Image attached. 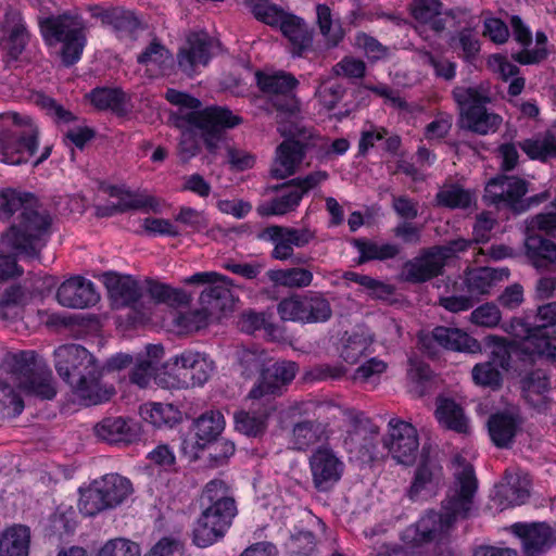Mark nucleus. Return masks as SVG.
<instances>
[{"instance_id":"nucleus-29","label":"nucleus","mask_w":556,"mask_h":556,"mask_svg":"<svg viewBox=\"0 0 556 556\" xmlns=\"http://www.w3.org/2000/svg\"><path fill=\"white\" fill-rule=\"evenodd\" d=\"M271 189L280 194L257 206L256 211L262 217L285 215L289 212H293L303 198L296 185L291 180L274 186Z\"/></svg>"},{"instance_id":"nucleus-1","label":"nucleus","mask_w":556,"mask_h":556,"mask_svg":"<svg viewBox=\"0 0 556 556\" xmlns=\"http://www.w3.org/2000/svg\"><path fill=\"white\" fill-rule=\"evenodd\" d=\"M165 99L178 106L173 114L175 125L181 129L178 156L182 163L189 162L201 150V139L211 153H216L223 132L241 124L242 118L222 106L201 110L199 99L176 89H167Z\"/></svg>"},{"instance_id":"nucleus-13","label":"nucleus","mask_w":556,"mask_h":556,"mask_svg":"<svg viewBox=\"0 0 556 556\" xmlns=\"http://www.w3.org/2000/svg\"><path fill=\"white\" fill-rule=\"evenodd\" d=\"M185 285H207L200 294V305L203 307L202 320L206 315L218 319L224 312L231 308L232 293L230 279L215 271L195 273L182 281Z\"/></svg>"},{"instance_id":"nucleus-9","label":"nucleus","mask_w":556,"mask_h":556,"mask_svg":"<svg viewBox=\"0 0 556 556\" xmlns=\"http://www.w3.org/2000/svg\"><path fill=\"white\" fill-rule=\"evenodd\" d=\"M279 134L286 139L277 147L276 157L270 174L274 178L285 179L295 174L303 162L306 151L317 147L321 138L314 135L313 130L302 121H291L278 125Z\"/></svg>"},{"instance_id":"nucleus-47","label":"nucleus","mask_w":556,"mask_h":556,"mask_svg":"<svg viewBox=\"0 0 556 556\" xmlns=\"http://www.w3.org/2000/svg\"><path fill=\"white\" fill-rule=\"evenodd\" d=\"M225 428L224 419H192L189 427L195 444L203 448L207 444L215 443Z\"/></svg>"},{"instance_id":"nucleus-27","label":"nucleus","mask_w":556,"mask_h":556,"mask_svg":"<svg viewBox=\"0 0 556 556\" xmlns=\"http://www.w3.org/2000/svg\"><path fill=\"white\" fill-rule=\"evenodd\" d=\"M525 254L538 270H556V244L538 233L528 232L525 239Z\"/></svg>"},{"instance_id":"nucleus-42","label":"nucleus","mask_w":556,"mask_h":556,"mask_svg":"<svg viewBox=\"0 0 556 556\" xmlns=\"http://www.w3.org/2000/svg\"><path fill=\"white\" fill-rule=\"evenodd\" d=\"M529 497V482L526 478L510 477L507 483L498 486L495 498L502 508L523 504Z\"/></svg>"},{"instance_id":"nucleus-38","label":"nucleus","mask_w":556,"mask_h":556,"mask_svg":"<svg viewBox=\"0 0 556 556\" xmlns=\"http://www.w3.org/2000/svg\"><path fill=\"white\" fill-rule=\"evenodd\" d=\"M442 478V466L433 457L425 456L418 466L409 495L415 498L422 490L437 485Z\"/></svg>"},{"instance_id":"nucleus-12","label":"nucleus","mask_w":556,"mask_h":556,"mask_svg":"<svg viewBox=\"0 0 556 556\" xmlns=\"http://www.w3.org/2000/svg\"><path fill=\"white\" fill-rule=\"evenodd\" d=\"M40 29L49 45L62 42L61 56L64 65L75 64L83 53L86 36L83 20L77 15L61 14L40 21Z\"/></svg>"},{"instance_id":"nucleus-19","label":"nucleus","mask_w":556,"mask_h":556,"mask_svg":"<svg viewBox=\"0 0 556 556\" xmlns=\"http://www.w3.org/2000/svg\"><path fill=\"white\" fill-rule=\"evenodd\" d=\"M438 252L434 247L422 249L417 256L403 264L399 279L420 285L442 275L445 265Z\"/></svg>"},{"instance_id":"nucleus-53","label":"nucleus","mask_w":556,"mask_h":556,"mask_svg":"<svg viewBox=\"0 0 556 556\" xmlns=\"http://www.w3.org/2000/svg\"><path fill=\"white\" fill-rule=\"evenodd\" d=\"M294 413L299 415H314V416H323V415H331L337 417L339 415H348V417H359L358 414L353 410H348L342 408L340 405L334 404L331 401H307L298 404L294 407Z\"/></svg>"},{"instance_id":"nucleus-45","label":"nucleus","mask_w":556,"mask_h":556,"mask_svg":"<svg viewBox=\"0 0 556 556\" xmlns=\"http://www.w3.org/2000/svg\"><path fill=\"white\" fill-rule=\"evenodd\" d=\"M101 190L109 197L117 199L116 205L121 213L150 207L154 202L151 197L134 193L116 186H102Z\"/></svg>"},{"instance_id":"nucleus-32","label":"nucleus","mask_w":556,"mask_h":556,"mask_svg":"<svg viewBox=\"0 0 556 556\" xmlns=\"http://www.w3.org/2000/svg\"><path fill=\"white\" fill-rule=\"evenodd\" d=\"M174 365H180L184 376L189 377L192 386H203L214 370V364L205 354L194 351H184L173 358Z\"/></svg>"},{"instance_id":"nucleus-36","label":"nucleus","mask_w":556,"mask_h":556,"mask_svg":"<svg viewBox=\"0 0 556 556\" xmlns=\"http://www.w3.org/2000/svg\"><path fill=\"white\" fill-rule=\"evenodd\" d=\"M518 147L531 160L546 162L549 159H556V135L552 131L525 139L518 142Z\"/></svg>"},{"instance_id":"nucleus-8","label":"nucleus","mask_w":556,"mask_h":556,"mask_svg":"<svg viewBox=\"0 0 556 556\" xmlns=\"http://www.w3.org/2000/svg\"><path fill=\"white\" fill-rule=\"evenodd\" d=\"M452 97L459 110L462 128L481 136L493 134L500 128L503 118L486 109L492 100L486 87L456 86Z\"/></svg>"},{"instance_id":"nucleus-28","label":"nucleus","mask_w":556,"mask_h":556,"mask_svg":"<svg viewBox=\"0 0 556 556\" xmlns=\"http://www.w3.org/2000/svg\"><path fill=\"white\" fill-rule=\"evenodd\" d=\"M101 279L110 296L118 306H132L141 298V288L130 276L104 273Z\"/></svg>"},{"instance_id":"nucleus-18","label":"nucleus","mask_w":556,"mask_h":556,"mask_svg":"<svg viewBox=\"0 0 556 556\" xmlns=\"http://www.w3.org/2000/svg\"><path fill=\"white\" fill-rule=\"evenodd\" d=\"M383 444L397 463L408 465L415 459L418 450L417 430L405 419H390Z\"/></svg>"},{"instance_id":"nucleus-20","label":"nucleus","mask_w":556,"mask_h":556,"mask_svg":"<svg viewBox=\"0 0 556 556\" xmlns=\"http://www.w3.org/2000/svg\"><path fill=\"white\" fill-rule=\"evenodd\" d=\"M409 10L417 22L428 25L437 34L444 31L450 21H455L467 13L458 8L444 10L440 0H413Z\"/></svg>"},{"instance_id":"nucleus-26","label":"nucleus","mask_w":556,"mask_h":556,"mask_svg":"<svg viewBox=\"0 0 556 556\" xmlns=\"http://www.w3.org/2000/svg\"><path fill=\"white\" fill-rule=\"evenodd\" d=\"M330 433L328 424L319 419H299L292 426L290 443L293 450L306 451L317 443L327 441Z\"/></svg>"},{"instance_id":"nucleus-39","label":"nucleus","mask_w":556,"mask_h":556,"mask_svg":"<svg viewBox=\"0 0 556 556\" xmlns=\"http://www.w3.org/2000/svg\"><path fill=\"white\" fill-rule=\"evenodd\" d=\"M29 529L25 526L8 528L0 536V552L8 556H28Z\"/></svg>"},{"instance_id":"nucleus-46","label":"nucleus","mask_w":556,"mask_h":556,"mask_svg":"<svg viewBox=\"0 0 556 556\" xmlns=\"http://www.w3.org/2000/svg\"><path fill=\"white\" fill-rule=\"evenodd\" d=\"M354 245L359 252L358 264H363L368 261L378 260L386 261L394 258L400 254V248L396 244L383 243L378 244L372 241L363 239H355Z\"/></svg>"},{"instance_id":"nucleus-40","label":"nucleus","mask_w":556,"mask_h":556,"mask_svg":"<svg viewBox=\"0 0 556 556\" xmlns=\"http://www.w3.org/2000/svg\"><path fill=\"white\" fill-rule=\"evenodd\" d=\"M522 419H488V431L493 444L498 448H509L521 431Z\"/></svg>"},{"instance_id":"nucleus-3","label":"nucleus","mask_w":556,"mask_h":556,"mask_svg":"<svg viewBox=\"0 0 556 556\" xmlns=\"http://www.w3.org/2000/svg\"><path fill=\"white\" fill-rule=\"evenodd\" d=\"M454 488L443 502V514L429 513L401 533L402 542L409 547H419L435 540L459 517L465 518L471 509L477 491L473 467L460 455L453 458Z\"/></svg>"},{"instance_id":"nucleus-15","label":"nucleus","mask_w":556,"mask_h":556,"mask_svg":"<svg viewBox=\"0 0 556 556\" xmlns=\"http://www.w3.org/2000/svg\"><path fill=\"white\" fill-rule=\"evenodd\" d=\"M527 192V180L516 176L498 175L486 184L483 200L488 205L507 207L520 213L526 211L522 198Z\"/></svg>"},{"instance_id":"nucleus-25","label":"nucleus","mask_w":556,"mask_h":556,"mask_svg":"<svg viewBox=\"0 0 556 556\" xmlns=\"http://www.w3.org/2000/svg\"><path fill=\"white\" fill-rule=\"evenodd\" d=\"M511 531L521 539L527 556H540L552 545L553 532L551 527L544 522H517L511 526Z\"/></svg>"},{"instance_id":"nucleus-17","label":"nucleus","mask_w":556,"mask_h":556,"mask_svg":"<svg viewBox=\"0 0 556 556\" xmlns=\"http://www.w3.org/2000/svg\"><path fill=\"white\" fill-rule=\"evenodd\" d=\"M258 237L275 244L271 251L273 258L286 261L292 257L293 247L303 248L315 239L316 233L308 227L293 228L271 225L263 229Z\"/></svg>"},{"instance_id":"nucleus-43","label":"nucleus","mask_w":556,"mask_h":556,"mask_svg":"<svg viewBox=\"0 0 556 556\" xmlns=\"http://www.w3.org/2000/svg\"><path fill=\"white\" fill-rule=\"evenodd\" d=\"M316 24L329 47H337L343 40L344 30L340 22L333 20L332 11L327 4L316 5Z\"/></svg>"},{"instance_id":"nucleus-48","label":"nucleus","mask_w":556,"mask_h":556,"mask_svg":"<svg viewBox=\"0 0 556 556\" xmlns=\"http://www.w3.org/2000/svg\"><path fill=\"white\" fill-rule=\"evenodd\" d=\"M16 384L0 380V414L7 417L18 416L23 413L25 401Z\"/></svg>"},{"instance_id":"nucleus-64","label":"nucleus","mask_w":556,"mask_h":556,"mask_svg":"<svg viewBox=\"0 0 556 556\" xmlns=\"http://www.w3.org/2000/svg\"><path fill=\"white\" fill-rule=\"evenodd\" d=\"M97 556H140V547L127 539H114L105 543Z\"/></svg>"},{"instance_id":"nucleus-5","label":"nucleus","mask_w":556,"mask_h":556,"mask_svg":"<svg viewBox=\"0 0 556 556\" xmlns=\"http://www.w3.org/2000/svg\"><path fill=\"white\" fill-rule=\"evenodd\" d=\"M204 506L193 528V542L206 547L222 539L237 515V506L229 486L223 480H212L201 495Z\"/></svg>"},{"instance_id":"nucleus-23","label":"nucleus","mask_w":556,"mask_h":556,"mask_svg":"<svg viewBox=\"0 0 556 556\" xmlns=\"http://www.w3.org/2000/svg\"><path fill=\"white\" fill-rule=\"evenodd\" d=\"M213 39L204 31L192 33L187 38V46L181 48L178 55L179 68L191 76L197 66L207 65L212 53Z\"/></svg>"},{"instance_id":"nucleus-49","label":"nucleus","mask_w":556,"mask_h":556,"mask_svg":"<svg viewBox=\"0 0 556 556\" xmlns=\"http://www.w3.org/2000/svg\"><path fill=\"white\" fill-rule=\"evenodd\" d=\"M147 291L156 303L180 306L189 302V296L184 290L172 288L155 280H147Z\"/></svg>"},{"instance_id":"nucleus-24","label":"nucleus","mask_w":556,"mask_h":556,"mask_svg":"<svg viewBox=\"0 0 556 556\" xmlns=\"http://www.w3.org/2000/svg\"><path fill=\"white\" fill-rule=\"evenodd\" d=\"M58 302L70 308H85L98 302L94 285L83 277H73L64 281L56 291Z\"/></svg>"},{"instance_id":"nucleus-34","label":"nucleus","mask_w":556,"mask_h":556,"mask_svg":"<svg viewBox=\"0 0 556 556\" xmlns=\"http://www.w3.org/2000/svg\"><path fill=\"white\" fill-rule=\"evenodd\" d=\"M509 269H495L491 267H481L469 271L465 277V285L469 296L483 295L490 293L497 281L508 278Z\"/></svg>"},{"instance_id":"nucleus-16","label":"nucleus","mask_w":556,"mask_h":556,"mask_svg":"<svg viewBox=\"0 0 556 556\" xmlns=\"http://www.w3.org/2000/svg\"><path fill=\"white\" fill-rule=\"evenodd\" d=\"M312 483L319 492H329L341 480L345 465L327 445L318 446L308 458Z\"/></svg>"},{"instance_id":"nucleus-62","label":"nucleus","mask_w":556,"mask_h":556,"mask_svg":"<svg viewBox=\"0 0 556 556\" xmlns=\"http://www.w3.org/2000/svg\"><path fill=\"white\" fill-rule=\"evenodd\" d=\"M291 556H315L316 542L311 531H299L287 543Z\"/></svg>"},{"instance_id":"nucleus-10","label":"nucleus","mask_w":556,"mask_h":556,"mask_svg":"<svg viewBox=\"0 0 556 556\" xmlns=\"http://www.w3.org/2000/svg\"><path fill=\"white\" fill-rule=\"evenodd\" d=\"M134 493L129 479L118 473H108L79 489L78 509L88 517L115 509Z\"/></svg>"},{"instance_id":"nucleus-57","label":"nucleus","mask_w":556,"mask_h":556,"mask_svg":"<svg viewBox=\"0 0 556 556\" xmlns=\"http://www.w3.org/2000/svg\"><path fill=\"white\" fill-rule=\"evenodd\" d=\"M547 390L548 380L539 374H532L523 381V397L534 407H541L546 404L544 392Z\"/></svg>"},{"instance_id":"nucleus-52","label":"nucleus","mask_w":556,"mask_h":556,"mask_svg":"<svg viewBox=\"0 0 556 556\" xmlns=\"http://www.w3.org/2000/svg\"><path fill=\"white\" fill-rule=\"evenodd\" d=\"M438 205L450 208H467L473 201V194L458 185L444 186L435 195Z\"/></svg>"},{"instance_id":"nucleus-63","label":"nucleus","mask_w":556,"mask_h":556,"mask_svg":"<svg viewBox=\"0 0 556 556\" xmlns=\"http://www.w3.org/2000/svg\"><path fill=\"white\" fill-rule=\"evenodd\" d=\"M147 458L155 467L161 468L166 472L177 471V460L174 450L167 444H159L151 452Z\"/></svg>"},{"instance_id":"nucleus-11","label":"nucleus","mask_w":556,"mask_h":556,"mask_svg":"<svg viewBox=\"0 0 556 556\" xmlns=\"http://www.w3.org/2000/svg\"><path fill=\"white\" fill-rule=\"evenodd\" d=\"M255 78L258 89L276 112L278 125L301 121V104L294 92L299 80L292 74L282 71H257Z\"/></svg>"},{"instance_id":"nucleus-44","label":"nucleus","mask_w":556,"mask_h":556,"mask_svg":"<svg viewBox=\"0 0 556 556\" xmlns=\"http://www.w3.org/2000/svg\"><path fill=\"white\" fill-rule=\"evenodd\" d=\"M266 275L275 286L292 289L306 288L311 286L313 281V273L302 267L270 269Z\"/></svg>"},{"instance_id":"nucleus-51","label":"nucleus","mask_w":556,"mask_h":556,"mask_svg":"<svg viewBox=\"0 0 556 556\" xmlns=\"http://www.w3.org/2000/svg\"><path fill=\"white\" fill-rule=\"evenodd\" d=\"M521 351L531 357H556V346L551 343L548 337L544 333L543 327L534 326L529 338L521 342Z\"/></svg>"},{"instance_id":"nucleus-50","label":"nucleus","mask_w":556,"mask_h":556,"mask_svg":"<svg viewBox=\"0 0 556 556\" xmlns=\"http://www.w3.org/2000/svg\"><path fill=\"white\" fill-rule=\"evenodd\" d=\"M236 356L241 374L248 378L256 372H260L261 376L262 371L266 369L267 355L263 350L242 346L237 350Z\"/></svg>"},{"instance_id":"nucleus-30","label":"nucleus","mask_w":556,"mask_h":556,"mask_svg":"<svg viewBox=\"0 0 556 556\" xmlns=\"http://www.w3.org/2000/svg\"><path fill=\"white\" fill-rule=\"evenodd\" d=\"M377 435L378 428L372 424L371 419H352L345 444L349 446L350 451L358 452L363 457L372 459L376 448L375 439Z\"/></svg>"},{"instance_id":"nucleus-61","label":"nucleus","mask_w":556,"mask_h":556,"mask_svg":"<svg viewBox=\"0 0 556 556\" xmlns=\"http://www.w3.org/2000/svg\"><path fill=\"white\" fill-rule=\"evenodd\" d=\"M307 324L325 323L332 316V308L329 301L317 292L307 294Z\"/></svg>"},{"instance_id":"nucleus-37","label":"nucleus","mask_w":556,"mask_h":556,"mask_svg":"<svg viewBox=\"0 0 556 556\" xmlns=\"http://www.w3.org/2000/svg\"><path fill=\"white\" fill-rule=\"evenodd\" d=\"M89 99L99 110H111L117 115L128 112V96L119 88H94L89 93Z\"/></svg>"},{"instance_id":"nucleus-55","label":"nucleus","mask_w":556,"mask_h":556,"mask_svg":"<svg viewBox=\"0 0 556 556\" xmlns=\"http://www.w3.org/2000/svg\"><path fill=\"white\" fill-rule=\"evenodd\" d=\"M108 25L113 28L118 37L131 36L140 26L138 18L131 11L122 8H112V12L105 15Z\"/></svg>"},{"instance_id":"nucleus-59","label":"nucleus","mask_w":556,"mask_h":556,"mask_svg":"<svg viewBox=\"0 0 556 556\" xmlns=\"http://www.w3.org/2000/svg\"><path fill=\"white\" fill-rule=\"evenodd\" d=\"M354 45L363 51L370 62H377L390 55L389 47L382 45L377 38L366 33L356 34Z\"/></svg>"},{"instance_id":"nucleus-33","label":"nucleus","mask_w":556,"mask_h":556,"mask_svg":"<svg viewBox=\"0 0 556 556\" xmlns=\"http://www.w3.org/2000/svg\"><path fill=\"white\" fill-rule=\"evenodd\" d=\"M102 372L103 368L100 367L96 375L85 378L81 386L80 381L71 386L74 393L84 405L91 406L102 404L110 401L115 395L116 391L113 386H106L100 382Z\"/></svg>"},{"instance_id":"nucleus-22","label":"nucleus","mask_w":556,"mask_h":556,"mask_svg":"<svg viewBox=\"0 0 556 556\" xmlns=\"http://www.w3.org/2000/svg\"><path fill=\"white\" fill-rule=\"evenodd\" d=\"M431 340L435 341L440 346L454 352L477 354L482 351L481 344L476 338L458 328L438 326L432 330L430 337L419 338V343L422 349L428 350Z\"/></svg>"},{"instance_id":"nucleus-31","label":"nucleus","mask_w":556,"mask_h":556,"mask_svg":"<svg viewBox=\"0 0 556 556\" xmlns=\"http://www.w3.org/2000/svg\"><path fill=\"white\" fill-rule=\"evenodd\" d=\"M280 31L288 39L293 56H302L304 53L312 50L314 30L303 18L290 14Z\"/></svg>"},{"instance_id":"nucleus-60","label":"nucleus","mask_w":556,"mask_h":556,"mask_svg":"<svg viewBox=\"0 0 556 556\" xmlns=\"http://www.w3.org/2000/svg\"><path fill=\"white\" fill-rule=\"evenodd\" d=\"M473 382L480 387H488L493 390L502 384V374L492 362L476 364L471 370Z\"/></svg>"},{"instance_id":"nucleus-7","label":"nucleus","mask_w":556,"mask_h":556,"mask_svg":"<svg viewBox=\"0 0 556 556\" xmlns=\"http://www.w3.org/2000/svg\"><path fill=\"white\" fill-rule=\"evenodd\" d=\"M0 161L21 165L30 161L39 147V128L27 115L4 113L0 115Z\"/></svg>"},{"instance_id":"nucleus-41","label":"nucleus","mask_w":556,"mask_h":556,"mask_svg":"<svg viewBox=\"0 0 556 556\" xmlns=\"http://www.w3.org/2000/svg\"><path fill=\"white\" fill-rule=\"evenodd\" d=\"M3 31L8 35L5 49L11 59L16 60L23 52L27 40L28 34L17 14H7L3 25Z\"/></svg>"},{"instance_id":"nucleus-6","label":"nucleus","mask_w":556,"mask_h":556,"mask_svg":"<svg viewBox=\"0 0 556 556\" xmlns=\"http://www.w3.org/2000/svg\"><path fill=\"white\" fill-rule=\"evenodd\" d=\"M0 368L9 376L2 380L16 384L27 395L51 400L56 394L51 370L37 364L36 353L33 351L7 353Z\"/></svg>"},{"instance_id":"nucleus-54","label":"nucleus","mask_w":556,"mask_h":556,"mask_svg":"<svg viewBox=\"0 0 556 556\" xmlns=\"http://www.w3.org/2000/svg\"><path fill=\"white\" fill-rule=\"evenodd\" d=\"M450 45L455 50L459 49L462 56L468 62L476 60L480 52V41L473 28L470 27H465L457 31L451 38Z\"/></svg>"},{"instance_id":"nucleus-35","label":"nucleus","mask_w":556,"mask_h":556,"mask_svg":"<svg viewBox=\"0 0 556 556\" xmlns=\"http://www.w3.org/2000/svg\"><path fill=\"white\" fill-rule=\"evenodd\" d=\"M33 293L21 285L7 288L0 296V318L15 319L31 301Z\"/></svg>"},{"instance_id":"nucleus-2","label":"nucleus","mask_w":556,"mask_h":556,"mask_svg":"<svg viewBox=\"0 0 556 556\" xmlns=\"http://www.w3.org/2000/svg\"><path fill=\"white\" fill-rule=\"evenodd\" d=\"M11 227L1 236L3 251H15L29 257H40L49 237L51 217L29 194L13 189L0 191V219Z\"/></svg>"},{"instance_id":"nucleus-21","label":"nucleus","mask_w":556,"mask_h":556,"mask_svg":"<svg viewBox=\"0 0 556 556\" xmlns=\"http://www.w3.org/2000/svg\"><path fill=\"white\" fill-rule=\"evenodd\" d=\"M96 435L110 444H130L141 439L143 426L139 419H101L93 427Z\"/></svg>"},{"instance_id":"nucleus-14","label":"nucleus","mask_w":556,"mask_h":556,"mask_svg":"<svg viewBox=\"0 0 556 556\" xmlns=\"http://www.w3.org/2000/svg\"><path fill=\"white\" fill-rule=\"evenodd\" d=\"M54 366L70 386L93 376L101 367L94 356L79 344H64L54 351Z\"/></svg>"},{"instance_id":"nucleus-4","label":"nucleus","mask_w":556,"mask_h":556,"mask_svg":"<svg viewBox=\"0 0 556 556\" xmlns=\"http://www.w3.org/2000/svg\"><path fill=\"white\" fill-rule=\"evenodd\" d=\"M298 365L291 361H278L262 371L257 381L244 399V409L230 412L218 408L204 413L200 417H271L283 413L277 397L281 396L287 386L295 378Z\"/></svg>"},{"instance_id":"nucleus-56","label":"nucleus","mask_w":556,"mask_h":556,"mask_svg":"<svg viewBox=\"0 0 556 556\" xmlns=\"http://www.w3.org/2000/svg\"><path fill=\"white\" fill-rule=\"evenodd\" d=\"M278 313L283 320L307 324V294L282 300L278 304Z\"/></svg>"},{"instance_id":"nucleus-58","label":"nucleus","mask_w":556,"mask_h":556,"mask_svg":"<svg viewBox=\"0 0 556 556\" xmlns=\"http://www.w3.org/2000/svg\"><path fill=\"white\" fill-rule=\"evenodd\" d=\"M372 340L362 333L350 336L343 343L340 356L349 364L357 363L369 350Z\"/></svg>"}]
</instances>
